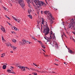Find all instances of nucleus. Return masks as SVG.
I'll return each mask as SVG.
<instances>
[{"label": "nucleus", "mask_w": 75, "mask_h": 75, "mask_svg": "<svg viewBox=\"0 0 75 75\" xmlns=\"http://www.w3.org/2000/svg\"><path fill=\"white\" fill-rule=\"evenodd\" d=\"M32 1L35 3L37 7H39L40 6H45V5H46V4L44 3V2L40 1L38 0H32Z\"/></svg>", "instance_id": "f257e3e1"}, {"label": "nucleus", "mask_w": 75, "mask_h": 75, "mask_svg": "<svg viewBox=\"0 0 75 75\" xmlns=\"http://www.w3.org/2000/svg\"><path fill=\"white\" fill-rule=\"evenodd\" d=\"M16 3L19 4L22 7H23L25 6V4L24 3V2L23 0H17Z\"/></svg>", "instance_id": "f03ea898"}, {"label": "nucleus", "mask_w": 75, "mask_h": 75, "mask_svg": "<svg viewBox=\"0 0 75 75\" xmlns=\"http://www.w3.org/2000/svg\"><path fill=\"white\" fill-rule=\"evenodd\" d=\"M50 38L47 36H45L44 37V38H45V40H47V42H50V44L52 45V44H51V42H52V41H51V39H52V38H51V35H50Z\"/></svg>", "instance_id": "7ed1b4c3"}, {"label": "nucleus", "mask_w": 75, "mask_h": 75, "mask_svg": "<svg viewBox=\"0 0 75 75\" xmlns=\"http://www.w3.org/2000/svg\"><path fill=\"white\" fill-rule=\"evenodd\" d=\"M75 26V22H73L72 23L70 24L69 25H68V27L69 28L72 29V28H74Z\"/></svg>", "instance_id": "20e7f679"}, {"label": "nucleus", "mask_w": 75, "mask_h": 75, "mask_svg": "<svg viewBox=\"0 0 75 75\" xmlns=\"http://www.w3.org/2000/svg\"><path fill=\"white\" fill-rule=\"evenodd\" d=\"M49 31H50V29H44V33H46L45 34V36H46L47 35H48L49 34Z\"/></svg>", "instance_id": "39448f33"}, {"label": "nucleus", "mask_w": 75, "mask_h": 75, "mask_svg": "<svg viewBox=\"0 0 75 75\" xmlns=\"http://www.w3.org/2000/svg\"><path fill=\"white\" fill-rule=\"evenodd\" d=\"M28 41H27L25 40H22V42H21L20 43L22 45H24L25 43H27V44H28Z\"/></svg>", "instance_id": "423d86ee"}, {"label": "nucleus", "mask_w": 75, "mask_h": 75, "mask_svg": "<svg viewBox=\"0 0 75 75\" xmlns=\"http://www.w3.org/2000/svg\"><path fill=\"white\" fill-rule=\"evenodd\" d=\"M47 19L49 20L50 21L51 24H52V23H53V22L52 21V19L50 17V16H48V18Z\"/></svg>", "instance_id": "0eeeda50"}, {"label": "nucleus", "mask_w": 75, "mask_h": 75, "mask_svg": "<svg viewBox=\"0 0 75 75\" xmlns=\"http://www.w3.org/2000/svg\"><path fill=\"white\" fill-rule=\"evenodd\" d=\"M44 29H50L49 28L48 26V25H47V22H46V25H45L44 26Z\"/></svg>", "instance_id": "6e6552de"}, {"label": "nucleus", "mask_w": 75, "mask_h": 75, "mask_svg": "<svg viewBox=\"0 0 75 75\" xmlns=\"http://www.w3.org/2000/svg\"><path fill=\"white\" fill-rule=\"evenodd\" d=\"M1 30H2V31H3V32H5V29L3 27L1 26Z\"/></svg>", "instance_id": "1a4fd4ad"}, {"label": "nucleus", "mask_w": 75, "mask_h": 75, "mask_svg": "<svg viewBox=\"0 0 75 75\" xmlns=\"http://www.w3.org/2000/svg\"><path fill=\"white\" fill-rule=\"evenodd\" d=\"M42 24H44V19L43 18H42Z\"/></svg>", "instance_id": "9d476101"}, {"label": "nucleus", "mask_w": 75, "mask_h": 75, "mask_svg": "<svg viewBox=\"0 0 75 75\" xmlns=\"http://www.w3.org/2000/svg\"><path fill=\"white\" fill-rule=\"evenodd\" d=\"M55 47L56 48H59V46H58V44H57V42L55 43Z\"/></svg>", "instance_id": "9b49d317"}, {"label": "nucleus", "mask_w": 75, "mask_h": 75, "mask_svg": "<svg viewBox=\"0 0 75 75\" xmlns=\"http://www.w3.org/2000/svg\"><path fill=\"white\" fill-rule=\"evenodd\" d=\"M68 52H69V53H74V52H72V51L71 50L68 49Z\"/></svg>", "instance_id": "f8f14e48"}, {"label": "nucleus", "mask_w": 75, "mask_h": 75, "mask_svg": "<svg viewBox=\"0 0 75 75\" xmlns=\"http://www.w3.org/2000/svg\"><path fill=\"white\" fill-rule=\"evenodd\" d=\"M48 13H49V11H47L44 12V14H47Z\"/></svg>", "instance_id": "ddd939ff"}, {"label": "nucleus", "mask_w": 75, "mask_h": 75, "mask_svg": "<svg viewBox=\"0 0 75 75\" xmlns=\"http://www.w3.org/2000/svg\"><path fill=\"white\" fill-rule=\"evenodd\" d=\"M28 17L30 18L31 19H32L33 18V17H32V16L31 15H29L28 16Z\"/></svg>", "instance_id": "4468645a"}, {"label": "nucleus", "mask_w": 75, "mask_h": 75, "mask_svg": "<svg viewBox=\"0 0 75 75\" xmlns=\"http://www.w3.org/2000/svg\"><path fill=\"white\" fill-rule=\"evenodd\" d=\"M24 67H23V66H20L19 67V68H20V69H21V71H23V68H24Z\"/></svg>", "instance_id": "2eb2a0df"}, {"label": "nucleus", "mask_w": 75, "mask_h": 75, "mask_svg": "<svg viewBox=\"0 0 75 75\" xmlns=\"http://www.w3.org/2000/svg\"><path fill=\"white\" fill-rule=\"evenodd\" d=\"M6 65H3V69H6Z\"/></svg>", "instance_id": "dca6fc26"}, {"label": "nucleus", "mask_w": 75, "mask_h": 75, "mask_svg": "<svg viewBox=\"0 0 75 75\" xmlns=\"http://www.w3.org/2000/svg\"><path fill=\"white\" fill-rule=\"evenodd\" d=\"M28 14H30V12L31 11V10L30 9H29L28 10Z\"/></svg>", "instance_id": "f3484780"}, {"label": "nucleus", "mask_w": 75, "mask_h": 75, "mask_svg": "<svg viewBox=\"0 0 75 75\" xmlns=\"http://www.w3.org/2000/svg\"><path fill=\"white\" fill-rule=\"evenodd\" d=\"M41 46H42V48H43V49H45V46H44V44L42 45Z\"/></svg>", "instance_id": "a211bd4d"}, {"label": "nucleus", "mask_w": 75, "mask_h": 75, "mask_svg": "<svg viewBox=\"0 0 75 75\" xmlns=\"http://www.w3.org/2000/svg\"><path fill=\"white\" fill-rule=\"evenodd\" d=\"M1 55H2V56H1V57H3L5 56V54L3 53L1 54Z\"/></svg>", "instance_id": "6ab92c4d"}, {"label": "nucleus", "mask_w": 75, "mask_h": 75, "mask_svg": "<svg viewBox=\"0 0 75 75\" xmlns=\"http://www.w3.org/2000/svg\"><path fill=\"white\" fill-rule=\"evenodd\" d=\"M14 30H15V31H18V28L15 27Z\"/></svg>", "instance_id": "aec40b11"}, {"label": "nucleus", "mask_w": 75, "mask_h": 75, "mask_svg": "<svg viewBox=\"0 0 75 75\" xmlns=\"http://www.w3.org/2000/svg\"><path fill=\"white\" fill-rule=\"evenodd\" d=\"M48 15H49L50 17L52 16V14H51V13L50 12H48Z\"/></svg>", "instance_id": "412c9836"}, {"label": "nucleus", "mask_w": 75, "mask_h": 75, "mask_svg": "<svg viewBox=\"0 0 75 75\" xmlns=\"http://www.w3.org/2000/svg\"><path fill=\"white\" fill-rule=\"evenodd\" d=\"M30 69H31V70H32V71H36L35 69H33L32 68H31Z\"/></svg>", "instance_id": "4be33fe9"}, {"label": "nucleus", "mask_w": 75, "mask_h": 75, "mask_svg": "<svg viewBox=\"0 0 75 75\" xmlns=\"http://www.w3.org/2000/svg\"><path fill=\"white\" fill-rule=\"evenodd\" d=\"M12 18H13L14 20H15L16 21H17V19L16 18L14 17L13 16H12Z\"/></svg>", "instance_id": "5701e85b"}, {"label": "nucleus", "mask_w": 75, "mask_h": 75, "mask_svg": "<svg viewBox=\"0 0 75 75\" xmlns=\"http://www.w3.org/2000/svg\"><path fill=\"white\" fill-rule=\"evenodd\" d=\"M12 41L13 42H15L16 41V40L15 39H12Z\"/></svg>", "instance_id": "b1692460"}, {"label": "nucleus", "mask_w": 75, "mask_h": 75, "mask_svg": "<svg viewBox=\"0 0 75 75\" xmlns=\"http://www.w3.org/2000/svg\"><path fill=\"white\" fill-rule=\"evenodd\" d=\"M15 65L16 67H19V66H18V64L17 63H16Z\"/></svg>", "instance_id": "393cba45"}, {"label": "nucleus", "mask_w": 75, "mask_h": 75, "mask_svg": "<svg viewBox=\"0 0 75 75\" xmlns=\"http://www.w3.org/2000/svg\"><path fill=\"white\" fill-rule=\"evenodd\" d=\"M9 45L11 47V48H13V47H14L13 46V45H11V44H10V43H9Z\"/></svg>", "instance_id": "a878e982"}, {"label": "nucleus", "mask_w": 75, "mask_h": 75, "mask_svg": "<svg viewBox=\"0 0 75 75\" xmlns=\"http://www.w3.org/2000/svg\"><path fill=\"white\" fill-rule=\"evenodd\" d=\"M33 65L36 66V67H38V65H37L35 63H33Z\"/></svg>", "instance_id": "bb28decb"}, {"label": "nucleus", "mask_w": 75, "mask_h": 75, "mask_svg": "<svg viewBox=\"0 0 75 75\" xmlns=\"http://www.w3.org/2000/svg\"><path fill=\"white\" fill-rule=\"evenodd\" d=\"M26 1H28V2H29V3H31V0H26Z\"/></svg>", "instance_id": "cd10ccee"}, {"label": "nucleus", "mask_w": 75, "mask_h": 75, "mask_svg": "<svg viewBox=\"0 0 75 75\" xmlns=\"http://www.w3.org/2000/svg\"><path fill=\"white\" fill-rule=\"evenodd\" d=\"M7 71L8 72H11V71L10 70V69H8L7 70Z\"/></svg>", "instance_id": "c85d7f7f"}, {"label": "nucleus", "mask_w": 75, "mask_h": 75, "mask_svg": "<svg viewBox=\"0 0 75 75\" xmlns=\"http://www.w3.org/2000/svg\"><path fill=\"white\" fill-rule=\"evenodd\" d=\"M5 16L6 17V18H8V19L9 20H10V17L7 16V15H6Z\"/></svg>", "instance_id": "c756f323"}, {"label": "nucleus", "mask_w": 75, "mask_h": 75, "mask_svg": "<svg viewBox=\"0 0 75 75\" xmlns=\"http://www.w3.org/2000/svg\"><path fill=\"white\" fill-rule=\"evenodd\" d=\"M32 74H33V75H37V73H34V72Z\"/></svg>", "instance_id": "7c9ffc66"}, {"label": "nucleus", "mask_w": 75, "mask_h": 75, "mask_svg": "<svg viewBox=\"0 0 75 75\" xmlns=\"http://www.w3.org/2000/svg\"><path fill=\"white\" fill-rule=\"evenodd\" d=\"M15 26H12V29L13 30H14V29H15Z\"/></svg>", "instance_id": "2f4dec72"}, {"label": "nucleus", "mask_w": 75, "mask_h": 75, "mask_svg": "<svg viewBox=\"0 0 75 75\" xmlns=\"http://www.w3.org/2000/svg\"><path fill=\"white\" fill-rule=\"evenodd\" d=\"M25 71V67H24L23 69L22 70V71Z\"/></svg>", "instance_id": "473e14b6"}, {"label": "nucleus", "mask_w": 75, "mask_h": 75, "mask_svg": "<svg viewBox=\"0 0 75 75\" xmlns=\"http://www.w3.org/2000/svg\"><path fill=\"white\" fill-rule=\"evenodd\" d=\"M2 39L3 41H4V38L3 37V35L2 36Z\"/></svg>", "instance_id": "72a5a7b5"}, {"label": "nucleus", "mask_w": 75, "mask_h": 75, "mask_svg": "<svg viewBox=\"0 0 75 75\" xmlns=\"http://www.w3.org/2000/svg\"><path fill=\"white\" fill-rule=\"evenodd\" d=\"M54 34H55V33H54V36H53L52 37L53 39H55V35H54Z\"/></svg>", "instance_id": "f704fd0d"}, {"label": "nucleus", "mask_w": 75, "mask_h": 75, "mask_svg": "<svg viewBox=\"0 0 75 75\" xmlns=\"http://www.w3.org/2000/svg\"><path fill=\"white\" fill-rule=\"evenodd\" d=\"M18 23H20V19H18Z\"/></svg>", "instance_id": "c9c22d12"}, {"label": "nucleus", "mask_w": 75, "mask_h": 75, "mask_svg": "<svg viewBox=\"0 0 75 75\" xmlns=\"http://www.w3.org/2000/svg\"><path fill=\"white\" fill-rule=\"evenodd\" d=\"M25 68L26 69H29V68L27 67H25Z\"/></svg>", "instance_id": "e433bc0d"}, {"label": "nucleus", "mask_w": 75, "mask_h": 75, "mask_svg": "<svg viewBox=\"0 0 75 75\" xmlns=\"http://www.w3.org/2000/svg\"><path fill=\"white\" fill-rule=\"evenodd\" d=\"M71 21H72V22H73V21H74V19H71Z\"/></svg>", "instance_id": "4c0bfd02"}, {"label": "nucleus", "mask_w": 75, "mask_h": 75, "mask_svg": "<svg viewBox=\"0 0 75 75\" xmlns=\"http://www.w3.org/2000/svg\"><path fill=\"white\" fill-rule=\"evenodd\" d=\"M38 41V42H39V43H41V41Z\"/></svg>", "instance_id": "58836bf2"}, {"label": "nucleus", "mask_w": 75, "mask_h": 75, "mask_svg": "<svg viewBox=\"0 0 75 75\" xmlns=\"http://www.w3.org/2000/svg\"><path fill=\"white\" fill-rule=\"evenodd\" d=\"M52 18V20H55V18H54V17H53Z\"/></svg>", "instance_id": "ea45409f"}, {"label": "nucleus", "mask_w": 75, "mask_h": 75, "mask_svg": "<svg viewBox=\"0 0 75 75\" xmlns=\"http://www.w3.org/2000/svg\"><path fill=\"white\" fill-rule=\"evenodd\" d=\"M32 38L33 39V40H35V38H34V37H33Z\"/></svg>", "instance_id": "a19ab883"}, {"label": "nucleus", "mask_w": 75, "mask_h": 75, "mask_svg": "<svg viewBox=\"0 0 75 75\" xmlns=\"http://www.w3.org/2000/svg\"><path fill=\"white\" fill-rule=\"evenodd\" d=\"M72 33H73V34H75V32H72Z\"/></svg>", "instance_id": "79ce46f5"}, {"label": "nucleus", "mask_w": 75, "mask_h": 75, "mask_svg": "<svg viewBox=\"0 0 75 75\" xmlns=\"http://www.w3.org/2000/svg\"><path fill=\"white\" fill-rule=\"evenodd\" d=\"M11 33H12V34H13V33H14V32H13V31H12L11 32Z\"/></svg>", "instance_id": "37998d69"}, {"label": "nucleus", "mask_w": 75, "mask_h": 75, "mask_svg": "<svg viewBox=\"0 0 75 75\" xmlns=\"http://www.w3.org/2000/svg\"><path fill=\"white\" fill-rule=\"evenodd\" d=\"M63 35H64V36H65L66 37V35H65L64 33L63 32Z\"/></svg>", "instance_id": "c03bdc74"}, {"label": "nucleus", "mask_w": 75, "mask_h": 75, "mask_svg": "<svg viewBox=\"0 0 75 75\" xmlns=\"http://www.w3.org/2000/svg\"><path fill=\"white\" fill-rule=\"evenodd\" d=\"M50 17L52 18H53V16H52H52H50Z\"/></svg>", "instance_id": "a18cd8bd"}, {"label": "nucleus", "mask_w": 75, "mask_h": 75, "mask_svg": "<svg viewBox=\"0 0 75 75\" xmlns=\"http://www.w3.org/2000/svg\"><path fill=\"white\" fill-rule=\"evenodd\" d=\"M42 11H41V14H42Z\"/></svg>", "instance_id": "49530a36"}, {"label": "nucleus", "mask_w": 75, "mask_h": 75, "mask_svg": "<svg viewBox=\"0 0 75 75\" xmlns=\"http://www.w3.org/2000/svg\"><path fill=\"white\" fill-rule=\"evenodd\" d=\"M28 7H30V4H28Z\"/></svg>", "instance_id": "de8ad7c7"}, {"label": "nucleus", "mask_w": 75, "mask_h": 75, "mask_svg": "<svg viewBox=\"0 0 75 75\" xmlns=\"http://www.w3.org/2000/svg\"><path fill=\"white\" fill-rule=\"evenodd\" d=\"M13 49H16V47H14L13 46Z\"/></svg>", "instance_id": "09e8293b"}, {"label": "nucleus", "mask_w": 75, "mask_h": 75, "mask_svg": "<svg viewBox=\"0 0 75 75\" xmlns=\"http://www.w3.org/2000/svg\"><path fill=\"white\" fill-rule=\"evenodd\" d=\"M30 43H31V42H28V44H30Z\"/></svg>", "instance_id": "8fccbe9b"}, {"label": "nucleus", "mask_w": 75, "mask_h": 75, "mask_svg": "<svg viewBox=\"0 0 75 75\" xmlns=\"http://www.w3.org/2000/svg\"><path fill=\"white\" fill-rule=\"evenodd\" d=\"M37 72H40V71H38V70H37Z\"/></svg>", "instance_id": "3c124183"}, {"label": "nucleus", "mask_w": 75, "mask_h": 75, "mask_svg": "<svg viewBox=\"0 0 75 75\" xmlns=\"http://www.w3.org/2000/svg\"><path fill=\"white\" fill-rule=\"evenodd\" d=\"M45 55V57H47L48 56V55Z\"/></svg>", "instance_id": "603ef678"}, {"label": "nucleus", "mask_w": 75, "mask_h": 75, "mask_svg": "<svg viewBox=\"0 0 75 75\" xmlns=\"http://www.w3.org/2000/svg\"><path fill=\"white\" fill-rule=\"evenodd\" d=\"M11 68H13V67H12V66H11Z\"/></svg>", "instance_id": "864d4df0"}, {"label": "nucleus", "mask_w": 75, "mask_h": 75, "mask_svg": "<svg viewBox=\"0 0 75 75\" xmlns=\"http://www.w3.org/2000/svg\"><path fill=\"white\" fill-rule=\"evenodd\" d=\"M0 3H1V0H0Z\"/></svg>", "instance_id": "5fc2aeb1"}, {"label": "nucleus", "mask_w": 75, "mask_h": 75, "mask_svg": "<svg viewBox=\"0 0 75 75\" xmlns=\"http://www.w3.org/2000/svg\"><path fill=\"white\" fill-rule=\"evenodd\" d=\"M10 52H11V53H13V52H12V51H11Z\"/></svg>", "instance_id": "6e6d98bb"}, {"label": "nucleus", "mask_w": 75, "mask_h": 75, "mask_svg": "<svg viewBox=\"0 0 75 75\" xmlns=\"http://www.w3.org/2000/svg\"><path fill=\"white\" fill-rule=\"evenodd\" d=\"M8 23V24H9V25H11V24L10 23Z\"/></svg>", "instance_id": "4d7b16f0"}, {"label": "nucleus", "mask_w": 75, "mask_h": 75, "mask_svg": "<svg viewBox=\"0 0 75 75\" xmlns=\"http://www.w3.org/2000/svg\"><path fill=\"white\" fill-rule=\"evenodd\" d=\"M55 65H58V64H55Z\"/></svg>", "instance_id": "13d9d810"}, {"label": "nucleus", "mask_w": 75, "mask_h": 75, "mask_svg": "<svg viewBox=\"0 0 75 75\" xmlns=\"http://www.w3.org/2000/svg\"><path fill=\"white\" fill-rule=\"evenodd\" d=\"M64 29L66 31H67V29H66V28H64Z\"/></svg>", "instance_id": "bf43d9fd"}, {"label": "nucleus", "mask_w": 75, "mask_h": 75, "mask_svg": "<svg viewBox=\"0 0 75 75\" xmlns=\"http://www.w3.org/2000/svg\"><path fill=\"white\" fill-rule=\"evenodd\" d=\"M15 34H16V33L15 32H14V33Z\"/></svg>", "instance_id": "052dcab7"}, {"label": "nucleus", "mask_w": 75, "mask_h": 75, "mask_svg": "<svg viewBox=\"0 0 75 75\" xmlns=\"http://www.w3.org/2000/svg\"><path fill=\"white\" fill-rule=\"evenodd\" d=\"M64 64H65V65H66V62H64Z\"/></svg>", "instance_id": "680f3d73"}, {"label": "nucleus", "mask_w": 75, "mask_h": 75, "mask_svg": "<svg viewBox=\"0 0 75 75\" xmlns=\"http://www.w3.org/2000/svg\"><path fill=\"white\" fill-rule=\"evenodd\" d=\"M74 31L75 32V28L74 29Z\"/></svg>", "instance_id": "e2e57ef3"}, {"label": "nucleus", "mask_w": 75, "mask_h": 75, "mask_svg": "<svg viewBox=\"0 0 75 75\" xmlns=\"http://www.w3.org/2000/svg\"><path fill=\"white\" fill-rule=\"evenodd\" d=\"M62 37H63V35H62Z\"/></svg>", "instance_id": "0e129e2a"}, {"label": "nucleus", "mask_w": 75, "mask_h": 75, "mask_svg": "<svg viewBox=\"0 0 75 75\" xmlns=\"http://www.w3.org/2000/svg\"><path fill=\"white\" fill-rule=\"evenodd\" d=\"M40 23H41V22H39L38 23V24H40Z\"/></svg>", "instance_id": "69168bd1"}, {"label": "nucleus", "mask_w": 75, "mask_h": 75, "mask_svg": "<svg viewBox=\"0 0 75 75\" xmlns=\"http://www.w3.org/2000/svg\"><path fill=\"white\" fill-rule=\"evenodd\" d=\"M36 40H37V39L35 38V41H36Z\"/></svg>", "instance_id": "338daca9"}, {"label": "nucleus", "mask_w": 75, "mask_h": 75, "mask_svg": "<svg viewBox=\"0 0 75 75\" xmlns=\"http://www.w3.org/2000/svg\"><path fill=\"white\" fill-rule=\"evenodd\" d=\"M17 21V22L18 23V20L17 19V21Z\"/></svg>", "instance_id": "774afa93"}]
</instances>
